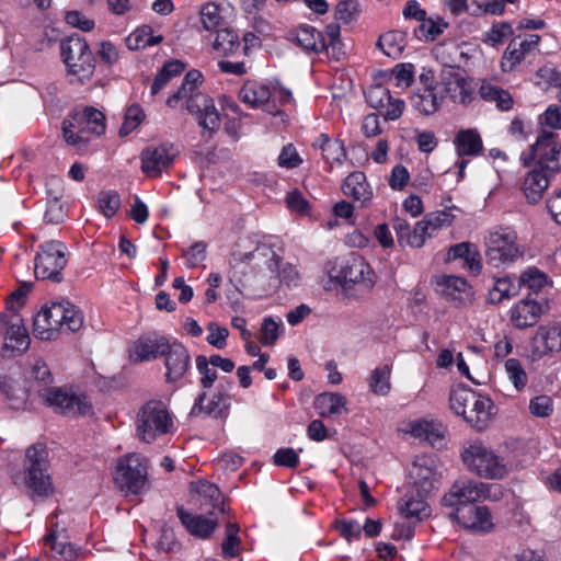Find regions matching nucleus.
I'll return each instance as SVG.
<instances>
[{"label": "nucleus", "mask_w": 561, "mask_h": 561, "mask_svg": "<svg viewBox=\"0 0 561 561\" xmlns=\"http://www.w3.org/2000/svg\"><path fill=\"white\" fill-rule=\"evenodd\" d=\"M485 256L494 266L512 263L523 255L515 231L497 227L484 236Z\"/></svg>", "instance_id": "nucleus-9"}, {"label": "nucleus", "mask_w": 561, "mask_h": 561, "mask_svg": "<svg viewBox=\"0 0 561 561\" xmlns=\"http://www.w3.org/2000/svg\"><path fill=\"white\" fill-rule=\"evenodd\" d=\"M241 550V539L239 537V526L234 523L226 525L225 539L221 543L222 556L226 558H234L239 556Z\"/></svg>", "instance_id": "nucleus-52"}, {"label": "nucleus", "mask_w": 561, "mask_h": 561, "mask_svg": "<svg viewBox=\"0 0 561 561\" xmlns=\"http://www.w3.org/2000/svg\"><path fill=\"white\" fill-rule=\"evenodd\" d=\"M239 248L229 260L231 282H241L242 277L249 274L273 273L278 268V256L270 245L256 244L250 250L241 245Z\"/></svg>", "instance_id": "nucleus-3"}, {"label": "nucleus", "mask_w": 561, "mask_h": 561, "mask_svg": "<svg viewBox=\"0 0 561 561\" xmlns=\"http://www.w3.org/2000/svg\"><path fill=\"white\" fill-rule=\"evenodd\" d=\"M519 287L527 286L533 291L541 290L548 283L547 275L536 267H528L519 276Z\"/></svg>", "instance_id": "nucleus-58"}, {"label": "nucleus", "mask_w": 561, "mask_h": 561, "mask_svg": "<svg viewBox=\"0 0 561 561\" xmlns=\"http://www.w3.org/2000/svg\"><path fill=\"white\" fill-rule=\"evenodd\" d=\"M65 265V245L57 241L45 242L35 256V277L59 282Z\"/></svg>", "instance_id": "nucleus-14"}, {"label": "nucleus", "mask_w": 561, "mask_h": 561, "mask_svg": "<svg viewBox=\"0 0 561 561\" xmlns=\"http://www.w3.org/2000/svg\"><path fill=\"white\" fill-rule=\"evenodd\" d=\"M401 432L409 434L414 438L423 439L434 447L443 445L444 432L442 426L427 421L417 420L405 423Z\"/></svg>", "instance_id": "nucleus-28"}, {"label": "nucleus", "mask_w": 561, "mask_h": 561, "mask_svg": "<svg viewBox=\"0 0 561 561\" xmlns=\"http://www.w3.org/2000/svg\"><path fill=\"white\" fill-rule=\"evenodd\" d=\"M414 78V66L412 64H398L391 71L390 80L401 89L409 88Z\"/></svg>", "instance_id": "nucleus-59"}, {"label": "nucleus", "mask_w": 561, "mask_h": 561, "mask_svg": "<svg viewBox=\"0 0 561 561\" xmlns=\"http://www.w3.org/2000/svg\"><path fill=\"white\" fill-rule=\"evenodd\" d=\"M454 146L458 157H477L483 149L481 135L474 128L459 130L454 138Z\"/></svg>", "instance_id": "nucleus-31"}, {"label": "nucleus", "mask_w": 561, "mask_h": 561, "mask_svg": "<svg viewBox=\"0 0 561 561\" xmlns=\"http://www.w3.org/2000/svg\"><path fill=\"white\" fill-rule=\"evenodd\" d=\"M172 146L161 145L146 148L141 153V170L148 176L156 178L173 161Z\"/></svg>", "instance_id": "nucleus-24"}, {"label": "nucleus", "mask_w": 561, "mask_h": 561, "mask_svg": "<svg viewBox=\"0 0 561 561\" xmlns=\"http://www.w3.org/2000/svg\"><path fill=\"white\" fill-rule=\"evenodd\" d=\"M540 41L541 38L537 34H528L513 38L502 56V70L505 72L514 70L526 56L538 48Z\"/></svg>", "instance_id": "nucleus-21"}, {"label": "nucleus", "mask_w": 561, "mask_h": 561, "mask_svg": "<svg viewBox=\"0 0 561 561\" xmlns=\"http://www.w3.org/2000/svg\"><path fill=\"white\" fill-rule=\"evenodd\" d=\"M66 530L59 528L58 525L53 527L49 534L45 537V542L57 553L64 556L66 559L75 556V550L67 541Z\"/></svg>", "instance_id": "nucleus-48"}, {"label": "nucleus", "mask_w": 561, "mask_h": 561, "mask_svg": "<svg viewBox=\"0 0 561 561\" xmlns=\"http://www.w3.org/2000/svg\"><path fill=\"white\" fill-rule=\"evenodd\" d=\"M476 391L467 387H457L450 391L449 405L450 409L457 414L465 419L466 409L469 404L474 403Z\"/></svg>", "instance_id": "nucleus-46"}, {"label": "nucleus", "mask_w": 561, "mask_h": 561, "mask_svg": "<svg viewBox=\"0 0 561 561\" xmlns=\"http://www.w3.org/2000/svg\"><path fill=\"white\" fill-rule=\"evenodd\" d=\"M549 175L543 169L528 172L524 179L523 190L530 203H537L549 186Z\"/></svg>", "instance_id": "nucleus-37"}, {"label": "nucleus", "mask_w": 561, "mask_h": 561, "mask_svg": "<svg viewBox=\"0 0 561 561\" xmlns=\"http://www.w3.org/2000/svg\"><path fill=\"white\" fill-rule=\"evenodd\" d=\"M105 131V116L94 107H85L75 112L62 123V134L70 146L82 148L93 137Z\"/></svg>", "instance_id": "nucleus-6"}, {"label": "nucleus", "mask_w": 561, "mask_h": 561, "mask_svg": "<svg viewBox=\"0 0 561 561\" xmlns=\"http://www.w3.org/2000/svg\"><path fill=\"white\" fill-rule=\"evenodd\" d=\"M25 483L33 496L46 497L54 493L50 476L47 473V450L44 445L35 444L26 449Z\"/></svg>", "instance_id": "nucleus-7"}, {"label": "nucleus", "mask_w": 561, "mask_h": 561, "mask_svg": "<svg viewBox=\"0 0 561 561\" xmlns=\"http://www.w3.org/2000/svg\"><path fill=\"white\" fill-rule=\"evenodd\" d=\"M228 399L220 392L214 393L207 398L206 393H201L191 410V415L197 416L202 413L208 415H219L224 408L227 407Z\"/></svg>", "instance_id": "nucleus-40"}, {"label": "nucleus", "mask_w": 561, "mask_h": 561, "mask_svg": "<svg viewBox=\"0 0 561 561\" xmlns=\"http://www.w3.org/2000/svg\"><path fill=\"white\" fill-rule=\"evenodd\" d=\"M511 35H513L512 25L507 22H501V23L494 24L491 27V30L485 34L484 42L486 44L494 46V45L503 43L504 39H506Z\"/></svg>", "instance_id": "nucleus-62"}, {"label": "nucleus", "mask_w": 561, "mask_h": 561, "mask_svg": "<svg viewBox=\"0 0 561 561\" xmlns=\"http://www.w3.org/2000/svg\"><path fill=\"white\" fill-rule=\"evenodd\" d=\"M447 27V23H445L442 19L425 15L424 19L420 21V25L415 33L419 38L425 41H434L437 36H439L444 30Z\"/></svg>", "instance_id": "nucleus-51"}, {"label": "nucleus", "mask_w": 561, "mask_h": 561, "mask_svg": "<svg viewBox=\"0 0 561 561\" xmlns=\"http://www.w3.org/2000/svg\"><path fill=\"white\" fill-rule=\"evenodd\" d=\"M84 322L81 310L69 301L51 302L44 306L34 318V335L51 340L59 331L77 332Z\"/></svg>", "instance_id": "nucleus-1"}, {"label": "nucleus", "mask_w": 561, "mask_h": 561, "mask_svg": "<svg viewBox=\"0 0 561 561\" xmlns=\"http://www.w3.org/2000/svg\"><path fill=\"white\" fill-rule=\"evenodd\" d=\"M313 147L321 150L323 159L330 164L341 163L345 158L343 144L337 139H331L327 134L319 135Z\"/></svg>", "instance_id": "nucleus-43"}, {"label": "nucleus", "mask_w": 561, "mask_h": 561, "mask_svg": "<svg viewBox=\"0 0 561 561\" xmlns=\"http://www.w3.org/2000/svg\"><path fill=\"white\" fill-rule=\"evenodd\" d=\"M454 215L440 210L426 215L420 220L409 237L408 244L413 248H421L426 239L432 238L438 230L449 227L453 224Z\"/></svg>", "instance_id": "nucleus-19"}, {"label": "nucleus", "mask_w": 561, "mask_h": 561, "mask_svg": "<svg viewBox=\"0 0 561 561\" xmlns=\"http://www.w3.org/2000/svg\"><path fill=\"white\" fill-rule=\"evenodd\" d=\"M479 93L482 99L494 102L501 110H508L512 106L513 100L511 94L495 85L482 84Z\"/></svg>", "instance_id": "nucleus-53"}, {"label": "nucleus", "mask_w": 561, "mask_h": 561, "mask_svg": "<svg viewBox=\"0 0 561 561\" xmlns=\"http://www.w3.org/2000/svg\"><path fill=\"white\" fill-rule=\"evenodd\" d=\"M410 477L416 492L430 494L439 481L435 460L428 456L416 457L410 469Z\"/></svg>", "instance_id": "nucleus-22"}, {"label": "nucleus", "mask_w": 561, "mask_h": 561, "mask_svg": "<svg viewBox=\"0 0 561 561\" xmlns=\"http://www.w3.org/2000/svg\"><path fill=\"white\" fill-rule=\"evenodd\" d=\"M435 88L443 101L448 99L453 103L467 105L473 100L474 89L460 68L444 67L438 73Z\"/></svg>", "instance_id": "nucleus-12"}, {"label": "nucleus", "mask_w": 561, "mask_h": 561, "mask_svg": "<svg viewBox=\"0 0 561 561\" xmlns=\"http://www.w3.org/2000/svg\"><path fill=\"white\" fill-rule=\"evenodd\" d=\"M191 492L198 496L197 501L204 500L213 507H217L221 504V493L219 489L208 481L201 480L192 482Z\"/></svg>", "instance_id": "nucleus-49"}, {"label": "nucleus", "mask_w": 561, "mask_h": 561, "mask_svg": "<svg viewBox=\"0 0 561 561\" xmlns=\"http://www.w3.org/2000/svg\"><path fill=\"white\" fill-rule=\"evenodd\" d=\"M43 398L49 407L68 416L88 415L92 411L91 402L85 396L67 392L60 388L45 390Z\"/></svg>", "instance_id": "nucleus-16"}, {"label": "nucleus", "mask_w": 561, "mask_h": 561, "mask_svg": "<svg viewBox=\"0 0 561 561\" xmlns=\"http://www.w3.org/2000/svg\"><path fill=\"white\" fill-rule=\"evenodd\" d=\"M466 410L465 421L476 430H485L491 424L493 402L489 397L476 393L474 403Z\"/></svg>", "instance_id": "nucleus-25"}, {"label": "nucleus", "mask_w": 561, "mask_h": 561, "mask_svg": "<svg viewBox=\"0 0 561 561\" xmlns=\"http://www.w3.org/2000/svg\"><path fill=\"white\" fill-rule=\"evenodd\" d=\"M164 355L167 356V380L175 381L182 378L190 365V356L186 348L179 343H169V350Z\"/></svg>", "instance_id": "nucleus-27"}, {"label": "nucleus", "mask_w": 561, "mask_h": 561, "mask_svg": "<svg viewBox=\"0 0 561 561\" xmlns=\"http://www.w3.org/2000/svg\"><path fill=\"white\" fill-rule=\"evenodd\" d=\"M240 100L251 107H262L272 115H282L277 103H284L291 99L288 89L278 85H268L256 81L245 82L239 91Z\"/></svg>", "instance_id": "nucleus-10"}, {"label": "nucleus", "mask_w": 561, "mask_h": 561, "mask_svg": "<svg viewBox=\"0 0 561 561\" xmlns=\"http://www.w3.org/2000/svg\"><path fill=\"white\" fill-rule=\"evenodd\" d=\"M162 39V35H153V31L150 25H141L126 37V46L130 50H138L148 46L157 45L161 43Z\"/></svg>", "instance_id": "nucleus-44"}, {"label": "nucleus", "mask_w": 561, "mask_h": 561, "mask_svg": "<svg viewBox=\"0 0 561 561\" xmlns=\"http://www.w3.org/2000/svg\"><path fill=\"white\" fill-rule=\"evenodd\" d=\"M449 517L456 519L465 529L476 534H488L494 529L492 513L484 505L458 507L449 514Z\"/></svg>", "instance_id": "nucleus-18"}, {"label": "nucleus", "mask_w": 561, "mask_h": 561, "mask_svg": "<svg viewBox=\"0 0 561 561\" xmlns=\"http://www.w3.org/2000/svg\"><path fill=\"white\" fill-rule=\"evenodd\" d=\"M173 430V416L163 401L152 399L139 408L135 420V432L139 440L152 444Z\"/></svg>", "instance_id": "nucleus-2"}, {"label": "nucleus", "mask_w": 561, "mask_h": 561, "mask_svg": "<svg viewBox=\"0 0 561 561\" xmlns=\"http://www.w3.org/2000/svg\"><path fill=\"white\" fill-rule=\"evenodd\" d=\"M0 392L4 396L12 409L20 410L25 407L28 391L20 379L0 376Z\"/></svg>", "instance_id": "nucleus-33"}, {"label": "nucleus", "mask_w": 561, "mask_h": 561, "mask_svg": "<svg viewBox=\"0 0 561 561\" xmlns=\"http://www.w3.org/2000/svg\"><path fill=\"white\" fill-rule=\"evenodd\" d=\"M351 298H362L369 294L376 284V274L360 256H350L336 274H330Z\"/></svg>", "instance_id": "nucleus-5"}, {"label": "nucleus", "mask_w": 561, "mask_h": 561, "mask_svg": "<svg viewBox=\"0 0 561 561\" xmlns=\"http://www.w3.org/2000/svg\"><path fill=\"white\" fill-rule=\"evenodd\" d=\"M519 288V283L515 284L507 277L499 278L489 291V300L492 304H500L504 299L518 295Z\"/></svg>", "instance_id": "nucleus-50"}, {"label": "nucleus", "mask_w": 561, "mask_h": 561, "mask_svg": "<svg viewBox=\"0 0 561 561\" xmlns=\"http://www.w3.org/2000/svg\"><path fill=\"white\" fill-rule=\"evenodd\" d=\"M359 13V5L356 0H343L335 7V18L344 23L352 22Z\"/></svg>", "instance_id": "nucleus-64"}, {"label": "nucleus", "mask_w": 561, "mask_h": 561, "mask_svg": "<svg viewBox=\"0 0 561 561\" xmlns=\"http://www.w3.org/2000/svg\"><path fill=\"white\" fill-rule=\"evenodd\" d=\"M99 210L106 217L112 218L121 208V196L115 191H102L98 195Z\"/></svg>", "instance_id": "nucleus-56"}, {"label": "nucleus", "mask_w": 561, "mask_h": 561, "mask_svg": "<svg viewBox=\"0 0 561 561\" xmlns=\"http://www.w3.org/2000/svg\"><path fill=\"white\" fill-rule=\"evenodd\" d=\"M443 103L439 92L435 88V83H425V88L414 93L411 98L412 106L423 115H432L436 113Z\"/></svg>", "instance_id": "nucleus-32"}, {"label": "nucleus", "mask_w": 561, "mask_h": 561, "mask_svg": "<svg viewBox=\"0 0 561 561\" xmlns=\"http://www.w3.org/2000/svg\"><path fill=\"white\" fill-rule=\"evenodd\" d=\"M529 411L537 417H547L553 412V400L546 394L537 396L530 400Z\"/></svg>", "instance_id": "nucleus-63"}, {"label": "nucleus", "mask_w": 561, "mask_h": 561, "mask_svg": "<svg viewBox=\"0 0 561 561\" xmlns=\"http://www.w3.org/2000/svg\"><path fill=\"white\" fill-rule=\"evenodd\" d=\"M478 481L460 477L454 481L449 490L443 495L440 503L444 507L458 510V507L471 506L470 504L479 502Z\"/></svg>", "instance_id": "nucleus-20"}, {"label": "nucleus", "mask_w": 561, "mask_h": 561, "mask_svg": "<svg viewBox=\"0 0 561 561\" xmlns=\"http://www.w3.org/2000/svg\"><path fill=\"white\" fill-rule=\"evenodd\" d=\"M448 260L462 259L465 265L473 273L481 271V257L477 247L470 242L451 245L447 253Z\"/></svg>", "instance_id": "nucleus-39"}, {"label": "nucleus", "mask_w": 561, "mask_h": 561, "mask_svg": "<svg viewBox=\"0 0 561 561\" xmlns=\"http://www.w3.org/2000/svg\"><path fill=\"white\" fill-rule=\"evenodd\" d=\"M291 36L293 41L305 50L318 51L324 46L322 35L309 25L298 27Z\"/></svg>", "instance_id": "nucleus-45"}, {"label": "nucleus", "mask_w": 561, "mask_h": 561, "mask_svg": "<svg viewBox=\"0 0 561 561\" xmlns=\"http://www.w3.org/2000/svg\"><path fill=\"white\" fill-rule=\"evenodd\" d=\"M443 286V294L457 307H463L473 300V291L467 280L459 276H443L438 283Z\"/></svg>", "instance_id": "nucleus-26"}, {"label": "nucleus", "mask_w": 561, "mask_h": 561, "mask_svg": "<svg viewBox=\"0 0 561 561\" xmlns=\"http://www.w3.org/2000/svg\"><path fill=\"white\" fill-rule=\"evenodd\" d=\"M201 20L205 30L210 31L222 22L220 8L215 3H206L201 10Z\"/></svg>", "instance_id": "nucleus-60"}, {"label": "nucleus", "mask_w": 561, "mask_h": 561, "mask_svg": "<svg viewBox=\"0 0 561 561\" xmlns=\"http://www.w3.org/2000/svg\"><path fill=\"white\" fill-rule=\"evenodd\" d=\"M114 481L124 492L139 493L147 483V460L139 454H129L119 458Z\"/></svg>", "instance_id": "nucleus-13"}, {"label": "nucleus", "mask_w": 561, "mask_h": 561, "mask_svg": "<svg viewBox=\"0 0 561 561\" xmlns=\"http://www.w3.org/2000/svg\"><path fill=\"white\" fill-rule=\"evenodd\" d=\"M61 56L68 72L79 82L91 79L94 72V60L88 43L71 36L61 44Z\"/></svg>", "instance_id": "nucleus-11"}, {"label": "nucleus", "mask_w": 561, "mask_h": 561, "mask_svg": "<svg viewBox=\"0 0 561 561\" xmlns=\"http://www.w3.org/2000/svg\"><path fill=\"white\" fill-rule=\"evenodd\" d=\"M391 368L388 365L376 368L369 378V388L377 396H386L390 391Z\"/></svg>", "instance_id": "nucleus-54"}, {"label": "nucleus", "mask_w": 561, "mask_h": 561, "mask_svg": "<svg viewBox=\"0 0 561 561\" xmlns=\"http://www.w3.org/2000/svg\"><path fill=\"white\" fill-rule=\"evenodd\" d=\"M407 45L405 34L400 31H389L379 36L376 46L388 57L399 58Z\"/></svg>", "instance_id": "nucleus-42"}, {"label": "nucleus", "mask_w": 561, "mask_h": 561, "mask_svg": "<svg viewBox=\"0 0 561 561\" xmlns=\"http://www.w3.org/2000/svg\"><path fill=\"white\" fill-rule=\"evenodd\" d=\"M169 350V341L157 334H147L136 340L129 347V359L141 363L156 359Z\"/></svg>", "instance_id": "nucleus-23"}, {"label": "nucleus", "mask_w": 561, "mask_h": 561, "mask_svg": "<svg viewBox=\"0 0 561 561\" xmlns=\"http://www.w3.org/2000/svg\"><path fill=\"white\" fill-rule=\"evenodd\" d=\"M0 334L4 340L1 348L4 357L21 355L30 347L27 329L23 320L15 316L0 313Z\"/></svg>", "instance_id": "nucleus-15"}, {"label": "nucleus", "mask_w": 561, "mask_h": 561, "mask_svg": "<svg viewBox=\"0 0 561 561\" xmlns=\"http://www.w3.org/2000/svg\"><path fill=\"white\" fill-rule=\"evenodd\" d=\"M343 193L353 199L367 203L373 197V191L363 172L356 171L347 175L343 185Z\"/></svg>", "instance_id": "nucleus-34"}, {"label": "nucleus", "mask_w": 561, "mask_h": 561, "mask_svg": "<svg viewBox=\"0 0 561 561\" xmlns=\"http://www.w3.org/2000/svg\"><path fill=\"white\" fill-rule=\"evenodd\" d=\"M61 181L59 179L53 178L47 183V209L45 213V219L51 224L60 222L64 217L62 206L59 203L61 197Z\"/></svg>", "instance_id": "nucleus-38"}, {"label": "nucleus", "mask_w": 561, "mask_h": 561, "mask_svg": "<svg viewBox=\"0 0 561 561\" xmlns=\"http://www.w3.org/2000/svg\"><path fill=\"white\" fill-rule=\"evenodd\" d=\"M536 163L545 171L561 170V140L552 133H542L531 146Z\"/></svg>", "instance_id": "nucleus-17"}, {"label": "nucleus", "mask_w": 561, "mask_h": 561, "mask_svg": "<svg viewBox=\"0 0 561 561\" xmlns=\"http://www.w3.org/2000/svg\"><path fill=\"white\" fill-rule=\"evenodd\" d=\"M346 398L340 393L324 392L314 400V408L321 416L329 417L345 411Z\"/></svg>", "instance_id": "nucleus-41"}, {"label": "nucleus", "mask_w": 561, "mask_h": 561, "mask_svg": "<svg viewBox=\"0 0 561 561\" xmlns=\"http://www.w3.org/2000/svg\"><path fill=\"white\" fill-rule=\"evenodd\" d=\"M478 489L479 502H499L504 497V489L501 484L478 481Z\"/></svg>", "instance_id": "nucleus-61"}, {"label": "nucleus", "mask_w": 561, "mask_h": 561, "mask_svg": "<svg viewBox=\"0 0 561 561\" xmlns=\"http://www.w3.org/2000/svg\"><path fill=\"white\" fill-rule=\"evenodd\" d=\"M282 329V321L275 320L272 317L263 319L261 324L260 334L257 336L263 346L274 345L279 337Z\"/></svg>", "instance_id": "nucleus-55"}, {"label": "nucleus", "mask_w": 561, "mask_h": 561, "mask_svg": "<svg viewBox=\"0 0 561 561\" xmlns=\"http://www.w3.org/2000/svg\"><path fill=\"white\" fill-rule=\"evenodd\" d=\"M178 516L187 531L199 538H207L217 527V523L214 519L193 515L183 508L178 510Z\"/></svg>", "instance_id": "nucleus-36"}, {"label": "nucleus", "mask_w": 561, "mask_h": 561, "mask_svg": "<svg viewBox=\"0 0 561 561\" xmlns=\"http://www.w3.org/2000/svg\"><path fill=\"white\" fill-rule=\"evenodd\" d=\"M561 351V325L540 327L533 339V352L536 356Z\"/></svg>", "instance_id": "nucleus-29"}, {"label": "nucleus", "mask_w": 561, "mask_h": 561, "mask_svg": "<svg viewBox=\"0 0 561 561\" xmlns=\"http://www.w3.org/2000/svg\"><path fill=\"white\" fill-rule=\"evenodd\" d=\"M461 459L470 472L485 480H502L508 473L507 465L503 458L478 439L465 445Z\"/></svg>", "instance_id": "nucleus-4"}, {"label": "nucleus", "mask_w": 561, "mask_h": 561, "mask_svg": "<svg viewBox=\"0 0 561 561\" xmlns=\"http://www.w3.org/2000/svg\"><path fill=\"white\" fill-rule=\"evenodd\" d=\"M239 46L238 35L229 28L218 31L213 44L214 50L224 56L233 55L239 49Z\"/></svg>", "instance_id": "nucleus-47"}, {"label": "nucleus", "mask_w": 561, "mask_h": 561, "mask_svg": "<svg viewBox=\"0 0 561 561\" xmlns=\"http://www.w3.org/2000/svg\"><path fill=\"white\" fill-rule=\"evenodd\" d=\"M180 102L196 117L198 125L203 129L209 133H215L219 129L220 114L210 96L201 90L181 95H171L167 100V105L169 107H176Z\"/></svg>", "instance_id": "nucleus-8"}, {"label": "nucleus", "mask_w": 561, "mask_h": 561, "mask_svg": "<svg viewBox=\"0 0 561 561\" xmlns=\"http://www.w3.org/2000/svg\"><path fill=\"white\" fill-rule=\"evenodd\" d=\"M422 492H417L416 497L413 494H405L398 503L399 513L411 522H421L430 516L431 511L425 496Z\"/></svg>", "instance_id": "nucleus-30"}, {"label": "nucleus", "mask_w": 561, "mask_h": 561, "mask_svg": "<svg viewBox=\"0 0 561 561\" xmlns=\"http://www.w3.org/2000/svg\"><path fill=\"white\" fill-rule=\"evenodd\" d=\"M540 306L534 300H520L511 310V321L516 328L524 329L537 323Z\"/></svg>", "instance_id": "nucleus-35"}, {"label": "nucleus", "mask_w": 561, "mask_h": 561, "mask_svg": "<svg viewBox=\"0 0 561 561\" xmlns=\"http://www.w3.org/2000/svg\"><path fill=\"white\" fill-rule=\"evenodd\" d=\"M504 370L507 379L513 383L516 390L519 391L526 387L528 380L527 374L518 359H507L504 364Z\"/></svg>", "instance_id": "nucleus-57"}]
</instances>
